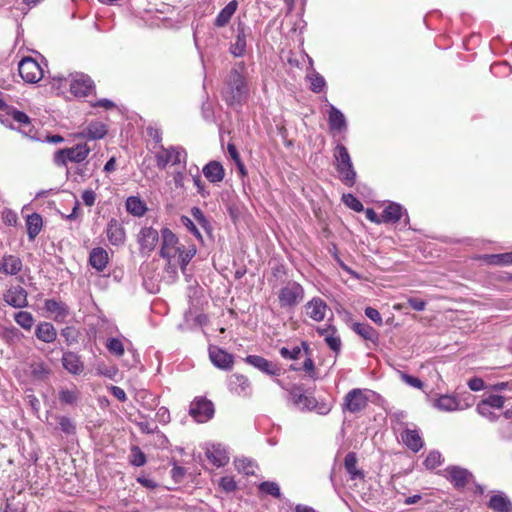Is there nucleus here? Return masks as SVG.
<instances>
[{
  "mask_svg": "<svg viewBox=\"0 0 512 512\" xmlns=\"http://www.w3.org/2000/svg\"><path fill=\"white\" fill-rule=\"evenodd\" d=\"M107 238L112 245H121L125 241V231L115 219L110 220L106 229Z\"/></svg>",
  "mask_w": 512,
  "mask_h": 512,
  "instance_id": "28",
  "label": "nucleus"
},
{
  "mask_svg": "<svg viewBox=\"0 0 512 512\" xmlns=\"http://www.w3.org/2000/svg\"><path fill=\"white\" fill-rule=\"evenodd\" d=\"M404 212L406 213V210L400 204L391 202L383 209L381 221L384 223H396L401 219Z\"/></svg>",
  "mask_w": 512,
  "mask_h": 512,
  "instance_id": "33",
  "label": "nucleus"
},
{
  "mask_svg": "<svg viewBox=\"0 0 512 512\" xmlns=\"http://www.w3.org/2000/svg\"><path fill=\"white\" fill-rule=\"evenodd\" d=\"M353 331L362 337L364 340L377 345L379 342V333L372 326L367 323H354Z\"/></svg>",
  "mask_w": 512,
  "mask_h": 512,
  "instance_id": "32",
  "label": "nucleus"
},
{
  "mask_svg": "<svg viewBox=\"0 0 512 512\" xmlns=\"http://www.w3.org/2000/svg\"><path fill=\"white\" fill-rule=\"evenodd\" d=\"M206 456L216 467H222L229 461V456L225 448L220 444L212 445L210 448H207Z\"/></svg>",
  "mask_w": 512,
  "mask_h": 512,
  "instance_id": "27",
  "label": "nucleus"
},
{
  "mask_svg": "<svg viewBox=\"0 0 512 512\" xmlns=\"http://www.w3.org/2000/svg\"><path fill=\"white\" fill-rule=\"evenodd\" d=\"M331 409V403L318 402L315 399V405L313 406V410H315L319 415H327L331 411Z\"/></svg>",
  "mask_w": 512,
  "mask_h": 512,
  "instance_id": "62",
  "label": "nucleus"
},
{
  "mask_svg": "<svg viewBox=\"0 0 512 512\" xmlns=\"http://www.w3.org/2000/svg\"><path fill=\"white\" fill-rule=\"evenodd\" d=\"M204 176L211 183L221 182L225 176V171L223 166L217 161H210L203 167Z\"/></svg>",
  "mask_w": 512,
  "mask_h": 512,
  "instance_id": "31",
  "label": "nucleus"
},
{
  "mask_svg": "<svg viewBox=\"0 0 512 512\" xmlns=\"http://www.w3.org/2000/svg\"><path fill=\"white\" fill-rule=\"evenodd\" d=\"M488 507L494 512H511L512 502L504 492L497 491L491 496Z\"/></svg>",
  "mask_w": 512,
  "mask_h": 512,
  "instance_id": "24",
  "label": "nucleus"
},
{
  "mask_svg": "<svg viewBox=\"0 0 512 512\" xmlns=\"http://www.w3.org/2000/svg\"><path fill=\"white\" fill-rule=\"evenodd\" d=\"M89 153L90 148L87 144H77L71 148L57 151L54 162L58 166H66L68 162L81 163L88 157Z\"/></svg>",
  "mask_w": 512,
  "mask_h": 512,
  "instance_id": "5",
  "label": "nucleus"
},
{
  "mask_svg": "<svg viewBox=\"0 0 512 512\" xmlns=\"http://www.w3.org/2000/svg\"><path fill=\"white\" fill-rule=\"evenodd\" d=\"M159 242V232L152 227H143L138 234V243L142 253H150Z\"/></svg>",
  "mask_w": 512,
  "mask_h": 512,
  "instance_id": "13",
  "label": "nucleus"
},
{
  "mask_svg": "<svg viewBox=\"0 0 512 512\" xmlns=\"http://www.w3.org/2000/svg\"><path fill=\"white\" fill-rule=\"evenodd\" d=\"M259 489L261 492L271 495L275 498L281 497L280 487L276 482L264 481L259 485Z\"/></svg>",
  "mask_w": 512,
  "mask_h": 512,
  "instance_id": "49",
  "label": "nucleus"
},
{
  "mask_svg": "<svg viewBox=\"0 0 512 512\" xmlns=\"http://www.w3.org/2000/svg\"><path fill=\"white\" fill-rule=\"evenodd\" d=\"M15 322L25 330H30L34 323V317L30 312L19 311L14 315Z\"/></svg>",
  "mask_w": 512,
  "mask_h": 512,
  "instance_id": "44",
  "label": "nucleus"
},
{
  "mask_svg": "<svg viewBox=\"0 0 512 512\" xmlns=\"http://www.w3.org/2000/svg\"><path fill=\"white\" fill-rule=\"evenodd\" d=\"M82 200L86 206L91 207L95 204L96 193L91 189L84 190L82 193Z\"/></svg>",
  "mask_w": 512,
  "mask_h": 512,
  "instance_id": "64",
  "label": "nucleus"
},
{
  "mask_svg": "<svg viewBox=\"0 0 512 512\" xmlns=\"http://www.w3.org/2000/svg\"><path fill=\"white\" fill-rule=\"evenodd\" d=\"M342 201L346 206L356 212H361L364 209L363 204L351 193L343 194Z\"/></svg>",
  "mask_w": 512,
  "mask_h": 512,
  "instance_id": "50",
  "label": "nucleus"
},
{
  "mask_svg": "<svg viewBox=\"0 0 512 512\" xmlns=\"http://www.w3.org/2000/svg\"><path fill=\"white\" fill-rule=\"evenodd\" d=\"M19 74L27 83H37L44 72L39 63L31 57H24L18 65Z\"/></svg>",
  "mask_w": 512,
  "mask_h": 512,
  "instance_id": "10",
  "label": "nucleus"
},
{
  "mask_svg": "<svg viewBox=\"0 0 512 512\" xmlns=\"http://www.w3.org/2000/svg\"><path fill=\"white\" fill-rule=\"evenodd\" d=\"M302 347H303V352H304L303 356H305V360H304V363H303V366L301 369H303L306 373H308V375L312 379H315L316 378L315 366H314V361L311 358V350L309 348V345L305 341H303Z\"/></svg>",
  "mask_w": 512,
  "mask_h": 512,
  "instance_id": "43",
  "label": "nucleus"
},
{
  "mask_svg": "<svg viewBox=\"0 0 512 512\" xmlns=\"http://www.w3.org/2000/svg\"><path fill=\"white\" fill-rule=\"evenodd\" d=\"M188 173L192 177L194 185L197 187L198 193L202 196H205L204 185L201 180L198 167H195V173H192V169H188Z\"/></svg>",
  "mask_w": 512,
  "mask_h": 512,
  "instance_id": "57",
  "label": "nucleus"
},
{
  "mask_svg": "<svg viewBox=\"0 0 512 512\" xmlns=\"http://www.w3.org/2000/svg\"><path fill=\"white\" fill-rule=\"evenodd\" d=\"M155 162L159 169H165L168 165L179 166L186 168L187 152L182 146H169L164 147L160 144L158 150L155 151Z\"/></svg>",
  "mask_w": 512,
  "mask_h": 512,
  "instance_id": "3",
  "label": "nucleus"
},
{
  "mask_svg": "<svg viewBox=\"0 0 512 512\" xmlns=\"http://www.w3.org/2000/svg\"><path fill=\"white\" fill-rule=\"evenodd\" d=\"M44 309L53 316L56 322H63L69 315V307L64 302L56 299H46Z\"/></svg>",
  "mask_w": 512,
  "mask_h": 512,
  "instance_id": "20",
  "label": "nucleus"
},
{
  "mask_svg": "<svg viewBox=\"0 0 512 512\" xmlns=\"http://www.w3.org/2000/svg\"><path fill=\"white\" fill-rule=\"evenodd\" d=\"M209 357L211 362L220 369L229 370L232 368L233 356L218 347L209 349Z\"/></svg>",
  "mask_w": 512,
  "mask_h": 512,
  "instance_id": "22",
  "label": "nucleus"
},
{
  "mask_svg": "<svg viewBox=\"0 0 512 512\" xmlns=\"http://www.w3.org/2000/svg\"><path fill=\"white\" fill-rule=\"evenodd\" d=\"M35 336L44 343H52L57 338V330L50 322H40L36 326Z\"/></svg>",
  "mask_w": 512,
  "mask_h": 512,
  "instance_id": "29",
  "label": "nucleus"
},
{
  "mask_svg": "<svg viewBox=\"0 0 512 512\" xmlns=\"http://www.w3.org/2000/svg\"><path fill=\"white\" fill-rule=\"evenodd\" d=\"M180 223L182 226H184L190 233H192L198 240L202 241V235L200 231L198 230L197 226L193 222L192 219H190L188 216H181L180 217Z\"/></svg>",
  "mask_w": 512,
  "mask_h": 512,
  "instance_id": "52",
  "label": "nucleus"
},
{
  "mask_svg": "<svg viewBox=\"0 0 512 512\" xmlns=\"http://www.w3.org/2000/svg\"><path fill=\"white\" fill-rule=\"evenodd\" d=\"M215 413L214 404L205 397H195L189 406V415L197 423H206L213 418Z\"/></svg>",
  "mask_w": 512,
  "mask_h": 512,
  "instance_id": "7",
  "label": "nucleus"
},
{
  "mask_svg": "<svg viewBox=\"0 0 512 512\" xmlns=\"http://www.w3.org/2000/svg\"><path fill=\"white\" fill-rule=\"evenodd\" d=\"M433 406L443 412H454L466 409L469 404L462 405L456 396L445 394L435 398Z\"/></svg>",
  "mask_w": 512,
  "mask_h": 512,
  "instance_id": "15",
  "label": "nucleus"
},
{
  "mask_svg": "<svg viewBox=\"0 0 512 512\" xmlns=\"http://www.w3.org/2000/svg\"><path fill=\"white\" fill-rule=\"evenodd\" d=\"M70 91L76 97L87 96L94 88L91 78L84 74H76L70 81Z\"/></svg>",
  "mask_w": 512,
  "mask_h": 512,
  "instance_id": "14",
  "label": "nucleus"
},
{
  "mask_svg": "<svg viewBox=\"0 0 512 512\" xmlns=\"http://www.w3.org/2000/svg\"><path fill=\"white\" fill-rule=\"evenodd\" d=\"M197 249L195 245H190L188 248L182 246L177 253L176 259L172 266H168V268L175 271L177 267H180L182 271H184L191 261V259L196 255Z\"/></svg>",
  "mask_w": 512,
  "mask_h": 512,
  "instance_id": "26",
  "label": "nucleus"
},
{
  "mask_svg": "<svg viewBox=\"0 0 512 512\" xmlns=\"http://www.w3.org/2000/svg\"><path fill=\"white\" fill-rule=\"evenodd\" d=\"M279 353L282 358L289 360H297L301 358L304 354L302 344L300 346H294L291 349L287 347H282L279 350Z\"/></svg>",
  "mask_w": 512,
  "mask_h": 512,
  "instance_id": "47",
  "label": "nucleus"
},
{
  "mask_svg": "<svg viewBox=\"0 0 512 512\" xmlns=\"http://www.w3.org/2000/svg\"><path fill=\"white\" fill-rule=\"evenodd\" d=\"M22 260L13 254H4L0 258V273L6 276H14L21 272Z\"/></svg>",
  "mask_w": 512,
  "mask_h": 512,
  "instance_id": "19",
  "label": "nucleus"
},
{
  "mask_svg": "<svg viewBox=\"0 0 512 512\" xmlns=\"http://www.w3.org/2000/svg\"><path fill=\"white\" fill-rule=\"evenodd\" d=\"M504 397L501 395H490L480 403L486 404L489 408L501 409L504 405Z\"/></svg>",
  "mask_w": 512,
  "mask_h": 512,
  "instance_id": "54",
  "label": "nucleus"
},
{
  "mask_svg": "<svg viewBox=\"0 0 512 512\" xmlns=\"http://www.w3.org/2000/svg\"><path fill=\"white\" fill-rule=\"evenodd\" d=\"M182 246L179 245V239L169 228L161 230V248L160 256L167 261L168 266L174 264L177 253Z\"/></svg>",
  "mask_w": 512,
  "mask_h": 512,
  "instance_id": "4",
  "label": "nucleus"
},
{
  "mask_svg": "<svg viewBox=\"0 0 512 512\" xmlns=\"http://www.w3.org/2000/svg\"><path fill=\"white\" fill-rule=\"evenodd\" d=\"M245 361L267 375L278 376L281 373V369L277 364L265 359L264 357L258 355H248L245 358Z\"/></svg>",
  "mask_w": 512,
  "mask_h": 512,
  "instance_id": "18",
  "label": "nucleus"
},
{
  "mask_svg": "<svg viewBox=\"0 0 512 512\" xmlns=\"http://www.w3.org/2000/svg\"><path fill=\"white\" fill-rule=\"evenodd\" d=\"M344 466L352 480L364 478V473L357 469V457L355 453L350 452L345 456Z\"/></svg>",
  "mask_w": 512,
  "mask_h": 512,
  "instance_id": "36",
  "label": "nucleus"
},
{
  "mask_svg": "<svg viewBox=\"0 0 512 512\" xmlns=\"http://www.w3.org/2000/svg\"><path fill=\"white\" fill-rule=\"evenodd\" d=\"M147 459L146 455L138 446H132L129 456V463L135 467H141L145 465Z\"/></svg>",
  "mask_w": 512,
  "mask_h": 512,
  "instance_id": "46",
  "label": "nucleus"
},
{
  "mask_svg": "<svg viewBox=\"0 0 512 512\" xmlns=\"http://www.w3.org/2000/svg\"><path fill=\"white\" fill-rule=\"evenodd\" d=\"M57 421L61 431L65 434L70 435L75 433L76 426L70 418L66 416H58Z\"/></svg>",
  "mask_w": 512,
  "mask_h": 512,
  "instance_id": "51",
  "label": "nucleus"
},
{
  "mask_svg": "<svg viewBox=\"0 0 512 512\" xmlns=\"http://www.w3.org/2000/svg\"><path fill=\"white\" fill-rule=\"evenodd\" d=\"M446 478L456 489L464 488L473 478L471 472L459 466H450L446 470Z\"/></svg>",
  "mask_w": 512,
  "mask_h": 512,
  "instance_id": "11",
  "label": "nucleus"
},
{
  "mask_svg": "<svg viewBox=\"0 0 512 512\" xmlns=\"http://www.w3.org/2000/svg\"><path fill=\"white\" fill-rule=\"evenodd\" d=\"M4 301L14 308H24L28 305L27 292L21 286H13L3 295Z\"/></svg>",
  "mask_w": 512,
  "mask_h": 512,
  "instance_id": "16",
  "label": "nucleus"
},
{
  "mask_svg": "<svg viewBox=\"0 0 512 512\" xmlns=\"http://www.w3.org/2000/svg\"><path fill=\"white\" fill-rule=\"evenodd\" d=\"M369 391L360 388L350 390L344 397L342 404L343 411L350 413H359L363 411L369 402Z\"/></svg>",
  "mask_w": 512,
  "mask_h": 512,
  "instance_id": "8",
  "label": "nucleus"
},
{
  "mask_svg": "<svg viewBox=\"0 0 512 512\" xmlns=\"http://www.w3.org/2000/svg\"><path fill=\"white\" fill-rule=\"evenodd\" d=\"M238 7V3L236 0L230 1L216 16L215 26L216 27H224L226 26L233 14L236 12Z\"/></svg>",
  "mask_w": 512,
  "mask_h": 512,
  "instance_id": "35",
  "label": "nucleus"
},
{
  "mask_svg": "<svg viewBox=\"0 0 512 512\" xmlns=\"http://www.w3.org/2000/svg\"><path fill=\"white\" fill-rule=\"evenodd\" d=\"M485 261L490 265H512V252L502 254H490L484 257Z\"/></svg>",
  "mask_w": 512,
  "mask_h": 512,
  "instance_id": "42",
  "label": "nucleus"
},
{
  "mask_svg": "<svg viewBox=\"0 0 512 512\" xmlns=\"http://www.w3.org/2000/svg\"><path fill=\"white\" fill-rule=\"evenodd\" d=\"M126 209L130 214L141 217L145 214L147 207L140 198L130 196L126 200Z\"/></svg>",
  "mask_w": 512,
  "mask_h": 512,
  "instance_id": "39",
  "label": "nucleus"
},
{
  "mask_svg": "<svg viewBox=\"0 0 512 512\" xmlns=\"http://www.w3.org/2000/svg\"><path fill=\"white\" fill-rule=\"evenodd\" d=\"M304 288L295 281L287 282L279 291L278 299L281 307L297 306L304 298Z\"/></svg>",
  "mask_w": 512,
  "mask_h": 512,
  "instance_id": "6",
  "label": "nucleus"
},
{
  "mask_svg": "<svg viewBox=\"0 0 512 512\" xmlns=\"http://www.w3.org/2000/svg\"><path fill=\"white\" fill-rule=\"evenodd\" d=\"M365 315L377 325L381 326L383 324L382 317L378 310H376L375 308L367 307L365 309Z\"/></svg>",
  "mask_w": 512,
  "mask_h": 512,
  "instance_id": "61",
  "label": "nucleus"
},
{
  "mask_svg": "<svg viewBox=\"0 0 512 512\" xmlns=\"http://www.w3.org/2000/svg\"><path fill=\"white\" fill-rule=\"evenodd\" d=\"M191 214L201 227H203L204 229H207L209 227V221L207 220V218L205 217L204 213L200 208L193 207L191 209Z\"/></svg>",
  "mask_w": 512,
  "mask_h": 512,
  "instance_id": "56",
  "label": "nucleus"
},
{
  "mask_svg": "<svg viewBox=\"0 0 512 512\" xmlns=\"http://www.w3.org/2000/svg\"><path fill=\"white\" fill-rule=\"evenodd\" d=\"M304 309L306 315L316 322L323 321L329 311L328 305L320 297L312 298L305 304Z\"/></svg>",
  "mask_w": 512,
  "mask_h": 512,
  "instance_id": "12",
  "label": "nucleus"
},
{
  "mask_svg": "<svg viewBox=\"0 0 512 512\" xmlns=\"http://www.w3.org/2000/svg\"><path fill=\"white\" fill-rule=\"evenodd\" d=\"M220 487L226 492H232L236 489L237 485L233 477L224 476L220 479Z\"/></svg>",
  "mask_w": 512,
  "mask_h": 512,
  "instance_id": "59",
  "label": "nucleus"
},
{
  "mask_svg": "<svg viewBox=\"0 0 512 512\" xmlns=\"http://www.w3.org/2000/svg\"><path fill=\"white\" fill-rule=\"evenodd\" d=\"M106 348L111 354L117 357L123 356L125 352L123 342L118 338H109L106 343Z\"/></svg>",
  "mask_w": 512,
  "mask_h": 512,
  "instance_id": "48",
  "label": "nucleus"
},
{
  "mask_svg": "<svg viewBox=\"0 0 512 512\" xmlns=\"http://www.w3.org/2000/svg\"><path fill=\"white\" fill-rule=\"evenodd\" d=\"M333 157L334 166L340 181L348 187L354 186L357 173L348 149L342 144H337L333 151Z\"/></svg>",
  "mask_w": 512,
  "mask_h": 512,
  "instance_id": "2",
  "label": "nucleus"
},
{
  "mask_svg": "<svg viewBox=\"0 0 512 512\" xmlns=\"http://www.w3.org/2000/svg\"><path fill=\"white\" fill-rule=\"evenodd\" d=\"M476 410L481 416L489 419L490 421H495L498 418V416L491 410V408L487 407L486 404L479 403Z\"/></svg>",
  "mask_w": 512,
  "mask_h": 512,
  "instance_id": "58",
  "label": "nucleus"
},
{
  "mask_svg": "<svg viewBox=\"0 0 512 512\" xmlns=\"http://www.w3.org/2000/svg\"><path fill=\"white\" fill-rule=\"evenodd\" d=\"M107 134V127L101 122H92L88 125L86 136L89 139H102Z\"/></svg>",
  "mask_w": 512,
  "mask_h": 512,
  "instance_id": "41",
  "label": "nucleus"
},
{
  "mask_svg": "<svg viewBox=\"0 0 512 512\" xmlns=\"http://www.w3.org/2000/svg\"><path fill=\"white\" fill-rule=\"evenodd\" d=\"M403 443L413 452H418L423 447V440L416 429L406 428L401 433Z\"/></svg>",
  "mask_w": 512,
  "mask_h": 512,
  "instance_id": "30",
  "label": "nucleus"
},
{
  "mask_svg": "<svg viewBox=\"0 0 512 512\" xmlns=\"http://www.w3.org/2000/svg\"><path fill=\"white\" fill-rule=\"evenodd\" d=\"M308 79L311 84V90L315 93H320L324 90L326 87V81L322 75H320L318 72L313 71L308 76Z\"/></svg>",
  "mask_w": 512,
  "mask_h": 512,
  "instance_id": "45",
  "label": "nucleus"
},
{
  "mask_svg": "<svg viewBox=\"0 0 512 512\" xmlns=\"http://www.w3.org/2000/svg\"><path fill=\"white\" fill-rule=\"evenodd\" d=\"M235 465H236V468L240 472H243L246 475L254 474L255 465L251 460H249L247 458H242V459L236 460Z\"/></svg>",
  "mask_w": 512,
  "mask_h": 512,
  "instance_id": "53",
  "label": "nucleus"
},
{
  "mask_svg": "<svg viewBox=\"0 0 512 512\" xmlns=\"http://www.w3.org/2000/svg\"><path fill=\"white\" fill-rule=\"evenodd\" d=\"M248 34L249 28H247L243 23H239L237 26L235 42L232 43L229 48L230 53L234 57H243L245 55Z\"/></svg>",
  "mask_w": 512,
  "mask_h": 512,
  "instance_id": "17",
  "label": "nucleus"
},
{
  "mask_svg": "<svg viewBox=\"0 0 512 512\" xmlns=\"http://www.w3.org/2000/svg\"><path fill=\"white\" fill-rule=\"evenodd\" d=\"M108 253L105 249L97 247L92 249L89 255V263L97 271H103L108 264Z\"/></svg>",
  "mask_w": 512,
  "mask_h": 512,
  "instance_id": "34",
  "label": "nucleus"
},
{
  "mask_svg": "<svg viewBox=\"0 0 512 512\" xmlns=\"http://www.w3.org/2000/svg\"><path fill=\"white\" fill-rule=\"evenodd\" d=\"M328 123L332 131H343L347 128V122L344 114L334 105H328Z\"/></svg>",
  "mask_w": 512,
  "mask_h": 512,
  "instance_id": "25",
  "label": "nucleus"
},
{
  "mask_svg": "<svg viewBox=\"0 0 512 512\" xmlns=\"http://www.w3.org/2000/svg\"><path fill=\"white\" fill-rule=\"evenodd\" d=\"M26 225L29 240H34L42 229V217L37 213H33L27 217Z\"/></svg>",
  "mask_w": 512,
  "mask_h": 512,
  "instance_id": "37",
  "label": "nucleus"
},
{
  "mask_svg": "<svg viewBox=\"0 0 512 512\" xmlns=\"http://www.w3.org/2000/svg\"><path fill=\"white\" fill-rule=\"evenodd\" d=\"M63 367L73 375H79L84 371V363L78 354L68 351L62 356Z\"/></svg>",
  "mask_w": 512,
  "mask_h": 512,
  "instance_id": "23",
  "label": "nucleus"
},
{
  "mask_svg": "<svg viewBox=\"0 0 512 512\" xmlns=\"http://www.w3.org/2000/svg\"><path fill=\"white\" fill-rule=\"evenodd\" d=\"M424 465L427 469H434L441 465V454L438 451H431L425 461Z\"/></svg>",
  "mask_w": 512,
  "mask_h": 512,
  "instance_id": "55",
  "label": "nucleus"
},
{
  "mask_svg": "<svg viewBox=\"0 0 512 512\" xmlns=\"http://www.w3.org/2000/svg\"><path fill=\"white\" fill-rule=\"evenodd\" d=\"M7 115L11 116L12 119L19 124L21 131L24 134L29 135L32 132L30 118L25 113L12 107L10 114Z\"/></svg>",
  "mask_w": 512,
  "mask_h": 512,
  "instance_id": "38",
  "label": "nucleus"
},
{
  "mask_svg": "<svg viewBox=\"0 0 512 512\" xmlns=\"http://www.w3.org/2000/svg\"><path fill=\"white\" fill-rule=\"evenodd\" d=\"M3 338L8 341H18L20 340V332L15 327L6 328L3 331Z\"/></svg>",
  "mask_w": 512,
  "mask_h": 512,
  "instance_id": "63",
  "label": "nucleus"
},
{
  "mask_svg": "<svg viewBox=\"0 0 512 512\" xmlns=\"http://www.w3.org/2000/svg\"><path fill=\"white\" fill-rule=\"evenodd\" d=\"M328 347L334 352L338 353L341 349V339L337 335V332L333 335L329 336L326 340H324Z\"/></svg>",
  "mask_w": 512,
  "mask_h": 512,
  "instance_id": "60",
  "label": "nucleus"
},
{
  "mask_svg": "<svg viewBox=\"0 0 512 512\" xmlns=\"http://www.w3.org/2000/svg\"><path fill=\"white\" fill-rule=\"evenodd\" d=\"M229 390L238 395L246 397L250 395V381L246 376L240 374H232L228 380Z\"/></svg>",
  "mask_w": 512,
  "mask_h": 512,
  "instance_id": "21",
  "label": "nucleus"
},
{
  "mask_svg": "<svg viewBox=\"0 0 512 512\" xmlns=\"http://www.w3.org/2000/svg\"><path fill=\"white\" fill-rule=\"evenodd\" d=\"M245 74L243 61L235 63L230 70L222 90V97L228 105H241L246 100L249 90Z\"/></svg>",
  "mask_w": 512,
  "mask_h": 512,
  "instance_id": "1",
  "label": "nucleus"
},
{
  "mask_svg": "<svg viewBox=\"0 0 512 512\" xmlns=\"http://www.w3.org/2000/svg\"><path fill=\"white\" fill-rule=\"evenodd\" d=\"M80 399V392L76 387L71 389H61L59 391V400L65 405H75Z\"/></svg>",
  "mask_w": 512,
  "mask_h": 512,
  "instance_id": "40",
  "label": "nucleus"
},
{
  "mask_svg": "<svg viewBox=\"0 0 512 512\" xmlns=\"http://www.w3.org/2000/svg\"><path fill=\"white\" fill-rule=\"evenodd\" d=\"M277 383L285 389L280 380ZM289 393V401L301 411H312L315 405V398L307 396L304 393V388L301 385L294 384L289 389L286 388Z\"/></svg>",
  "mask_w": 512,
  "mask_h": 512,
  "instance_id": "9",
  "label": "nucleus"
}]
</instances>
